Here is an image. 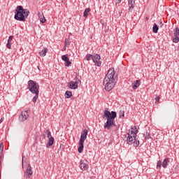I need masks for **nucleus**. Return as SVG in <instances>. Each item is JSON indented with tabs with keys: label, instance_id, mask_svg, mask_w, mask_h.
I'll return each instance as SVG.
<instances>
[{
	"label": "nucleus",
	"instance_id": "36",
	"mask_svg": "<svg viewBox=\"0 0 179 179\" xmlns=\"http://www.w3.org/2000/svg\"><path fill=\"white\" fill-rule=\"evenodd\" d=\"M121 1H122V0H118V1L116 2V6H117V4L121 3Z\"/></svg>",
	"mask_w": 179,
	"mask_h": 179
},
{
	"label": "nucleus",
	"instance_id": "13",
	"mask_svg": "<svg viewBox=\"0 0 179 179\" xmlns=\"http://www.w3.org/2000/svg\"><path fill=\"white\" fill-rule=\"evenodd\" d=\"M129 11L132 12L135 8V0H128Z\"/></svg>",
	"mask_w": 179,
	"mask_h": 179
},
{
	"label": "nucleus",
	"instance_id": "27",
	"mask_svg": "<svg viewBox=\"0 0 179 179\" xmlns=\"http://www.w3.org/2000/svg\"><path fill=\"white\" fill-rule=\"evenodd\" d=\"M45 134H47L48 139H50V138H52V136H51V131H50V130H45Z\"/></svg>",
	"mask_w": 179,
	"mask_h": 179
},
{
	"label": "nucleus",
	"instance_id": "15",
	"mask_svg": "<svg viewBox=\"0 0 179 179\" xmlns=\"http://www.w3.org/2000/svg\"><path fill=\"white\" fill-rule=\"evenodd\" d=\"M169 163H170V158L164 159L163 162H162L163 169H167V166H169Z\"/></svg>",
	"mask_w": 179,
	"mask_h": 179
},
{
	"label": "nucleus",
	"instance_id": "12",
	"mask_svg": "<svg viewBox=\"0 0 179 179\" xmlns=\"http://www.w3.org/2000/svg\"><path fill=\"white\" fill-rule=\"evenodd\" d=\"M174 38L173 39V43H178L179 41V28L177 27L173 33Z\"/></svg>",
	"mask_w": 179,
	"mask_h": 179
},
{
	"label": "nucleus",
	"instance_id": "14",
	"mask_svg": "<svg viewBox=\"0 0 179 179\" xmlns=\"http://www.w3.org/2000/svg\"><path fill=\"white\" fill-rule=\"evenodd\" d=\"M38 16L41 23H45L46 20L45 17H44V14L43 13V12H39L38 13Z\"/></svg>",
	"mask_w": 179,
	"mask_h": 179
},
{
	"label": "nucleus",
	"instance_id": "41",
	"mask_svg": "<svg viewBox=\"0 0 179 179\" xmlns=\"http://www.w3.org/2000/svg\"><path fill=\"white\" fill-rule=\"evenodd\" d=\"M0 179H1V174H0Z\"/></svg>",
	"mask_w": 179,
	"mask_h": 179
},
{
	"label": "nucleus",
	"instance_id": "20",
	"mask_svg": "<svg viewBox=\"0 0 179 179\" xmlns=\"http://www.w3.org/2000/svg\"><path fill=\"white\" fill-rule=\"evenodd\" d=\"M90 12V8H85L84 13H83V16L84 17H87L89 16V13Z\"/></svg>",
	"mask_w": 179,
	"mask_h": 179
},
{
	"label": "nucleus",
	"instance_id": "29",
	"mask_svg": "<svg viewBox=\"0 0 179 179\" xmlns=\"http://www.w3.org/2000/svg\"><path fill=\"white\" fill-rule=\"evenodd\" d=\"M145 139H150V138H152L150 136V134H149V132H148V131L145 132Z\"/></svg>",
	"mask_w": 179,
	"mask_h": 179
},
{
	"label": "nucleus",
	"instance_id": "17",
	"mask_svg": "<svg viewBox=\"0 0 179 179\" xmlns=\"http://www.w3.org/2000/svg\"><path fill=\"white\" fill-rule=\"evenodd\" d=\"M138 86H141V81L137 80L135 83L132 84L133 89H138Z\"/></svg>",
	"mask_w": 179,
	"mask_h": 179
},
{
	"label": "nucleus",
	"instance_id": "10",
	"mask_svg": "<svg viewBox=\"0 0 179 179\" xmlns=\"http://www.w3.org/2000/svg\"><path fill=\"white\" fill-rule=\"evenodd\" d=\"M32 175L33 171H31V166L29 164L27 168L26 173L24 175V177H25V178H30V177H31Z\"/></svg>",
	"mask_w": 179,
	"mask_h": 179
},
{
	"label": "nucleus",
	"instance_id": "22",
	"mask_svg": "<svg viewBox=\"0 0 179 179\" xmlns=\"http://www.w3.org/2000/svg\"><path fill=\"white\" fill-rule=\"evenodd\" d=\"M94 57V55H90V54H87L85 56V58L87 59V61H90V60H93V58Z\"/></svg>",
	"mask_w": 179,
	"mask_h": 179
},
{
	"label": "nucleus",
	"instance_id": "26",
	"mask_svg": "<svg viewBox=\"0 0 179 179\" xmlns=\"http://www.w3.org/2000/svg\"><path fill=\"white\" fill-rule=\"evenodd\" d=\"M162 166H163V162H162V161H158L157 163V169H162Z\"/></svg>",
	"mask_w": 179,
	"mask_h": 179
},
{
	"label": "nucleus",
	"instance_id": "4",
	"mask_svg": "<svg viewBox=\"0 0 179 179\" xmlns=\"http://www.w3.org/2000/svg\"><path fill=\"white\" fill-rule=\"evenodd\" d=\"M134 128L131 127V130L127 133V136L126 137V142L127 145H132L134 140L136 139V134H138V130L134 131Z\"/></svg>",
	"mask_w": 179,
	"mask_h": 179
},
{
	"label": "nucleus",
	"instance_id": "35",
	"mask_svg": "<svg viewBox=\"0 0 179 179\" xmlns=\"http://www.w3.org/2000/svg\"><path fill=\"white\" fill-rule=\"evenodd\" d=\"M159 100H160V97H159V96L155 97L156 102L159 101Z\"/></svg>",
	"mask_w": 179,
	"mask_h": 179
},
{
	"label": "nucleus",
	"instance_id": "21",
	"mask_svg": "<svg viewBox=\"0 0 179 179\" xmlns=\"http://www.w3.org/2000/svg\"><path fill=\"white\" fill-rule=\"evenodd\" d=\"M152 31L153 33L157 34V31H159V26H157V24H155L152 27Z\"/></svg>",
	"mask_w": 179,
	"mask_h": 179
},
{
	"label": "nucleus",
	"instance_id": "38",
	"mask_svg": "<svg viewBox=\"0 0 179 179\" xmlns=\"http://www.w3.org/2000/svg\"><path fill=\"white\" fill-rule=\"evenodd\" d=\"M2 166V164L0 162V167H1Z\"/></svg>",
	"mask_w": 179,
	"mask_h": 179
},
{
	"label": "nucleus",
	"instance_id": "33",
	"mask_svg": "<svg viewBox=\"0 0 179 179\" xmlns=\"http://www.w3.org/2000/svg\"><path fill=\"white\" fill-rule=\"evenodd\" d=\"M12 40H13V36H9L8 43H12Z\"/></svg>",
	"mask_w": 179,
	"mask_h": 179
},
{
	"label": "nucleus",
	"instance_id": "23",
	"mask_svg": "<svg viewBox=\"0 0 179 179\" xmlns=\"http://www.w3.org/2000/svg\"><path fill=\"white\" fill-rule=\"evenodd\" d=\"M64 96L66 99H69L72 96V92L66 91Z\"/></svg>",
	"mask_w": 179,
	"mask_h": 179
},
{
	"label": "nucleus",
	"instance_id": "1",
	"mask_svg": "<svg viewBox=\"0 0 179 179\" xmlns=\"http://www.w3.org/2000/svg\"><path fill=\"white\" fill-rule=\"evenodd\" d=\"M117 83V78H115V71L114 69H110L108 70L107 74L105 76L103 79V86H105V90L106 92H110L114 89Z\"/></svg>",
	"mask_w": 179,
	"mask_h": 179
},
{
	"label": "nucleus",
	"instance_id": "40",
	"mask_svg": "<svg viewBox=\"0 0 179 179\" xmlns=\"http://www.w3.org/2000/svg\"><path fill=\"white\" fill-rule=\"evenodd\" d=\"M134 128H135V129H136V127H134Z\"/></svg>",
	"mask_w": 179,
	"mask_h": 179
},
{
	"label": "nucleus",
	"instance_id": "16",
	"mask_svg": "<svg viewBox=\"0 0 179 179\" xmlns=\"http://www.w3.org/2000/svg\"><path fill=\"white\" fill-rule=\"evenodd\" d=\"M80 167L81 169V170H87L89 169V165H87V164H85V162H83V161L80 162Z\"/></svg>",
	"mask_w": 179,
	"mask_h": 179
},
{
	"label": "nucleus",
	"instance_id": "9",
	"mask_svg": "<svg viewBox=\"0 0 179 179\" xmlns=\"http://www.w3.org/2000/svg\"><path fill=\"white\" fill-rule=\"evenodd\" d=\"M27 118H29V113L27 110H23L19 116V120L23 122V121H26Z\"/></svg>",
	"mask_w": 179,
	"mask_h": 179
},
{
	"label": "nucleus",
	"instance_id": "11",
	"mask_svg": "<svg viewBox=\"0 0 179 179\" xmlns=\"http://www.w3.org/2000/svg\"><path fill=\"white\" fill-rule=\"evenodd\" d=\"M62 61H64L65 62V66H70L72 62L69 61V58L68 57V55H64L62 57Z\"/></svg>",
	"mask_w": 179,
	"mask_h": 179
},
{
	"label": "nucleus",
	"instance_id": "32",
	"mask_svg": "<svg viewBox=\"0 0 179 179\" xmlns=\"http://www.w3.org/2000/svg\"><path fill=\"white\" fill-rule=\"evenodd\" d=\"M69 44H71V43L69 42V39L66 38L65 39V45H69Z\"/></svg>",
	"mask_w": 179,
	"mask_h": 179
},
{
	"label": "nucleus",
	"instance_id": "31",
	"mask_svg": "<svg viewBox=\"0 0 179 179\" xmlns=\"http://www.w3.org/2000/svg\"><path fill=\"white\" fill-rule=\"evenodd\" d=\"M6 47H7V48H8L9 50H10V48H12V44H10V42H8V43H7Z\"/></svg>",
	"mask_w": 179,
	"mask_h": 179
},
{
	"label": "nucleus",
	"instance_id": "25",
	"mask_svg": "<svg viewBox=\"0 0 179 179\" xmlns=\"http://www.w3.org/2000/svg\"><path fill=\"white\" fill-rule=\"evenodd\" d=\"M38 94L39 93L35 94V96L33 97V99H32L33 103H36V101H37V99H38Z\"/></svg>",
	"mask_w": 179,
	"mask_h": 179
},
{
	"label": "nucleus",
	"instance_id": "30",
	"mask_svg": "<svg viewBox=\"0 0 179 179\" xmlns=\"http://www.w3.org/2000/svg\"><path fill=\"white\" fill-rule=\"evenodd\" d=\"M3 143H1L0 144V153H3Z\"/></svg>",
	"mask_w": 179,
	"mask_h": 179
},
{
	"label": "nucleus",
	"instance_id": "8",
	"mask_svg": "<svg viewBox=\"0 0 179 179\" xmlns=\"http://www.w3.org/2000/svg\"><path fill=\"white\" fill-rule=\"evenodd\" d=\"M101 59V57H100L99 55L96 54L94 55L92 61L96 66H101V61H100Z\"/></svg>",
	"mask_w": 179,
	"mask_h": 179
},
{
	"label": "nucleus",
	"instance_id": "2",
	"mask_svg": "<svg viewBox=\"0 0 179 179\" xmlns=\"http://www.w3.org/2000/svg\"><path fill=\"white\" fill-rule=\"evenodd\" d=\"M103 118H107V121L104 124L105 129H111L112 127H115V118H117V112H110L108 108H106L103 113Z\"/></svg>",
	"mask_w": 179,
	"mask_h": 179
},
{
	"label": "nucleus",
	"instance_id": "19",
	"mask_svg": "<svg viewBox=\"0 0 179 179\" xmlns=\"http://www.w3.org/2000/svg\"><path fill=\"white\" fill-rule=\"evenodd\" d=\"M48 51V50L47 48H44L43 50L39 52L40 56L41 57H45Z\"/></svg>",
	"mask_w": 179,
	"mask_h": 179
},
{
	"label": "nucleus",
	"instance_id": "6",
	"mask_svg": "<svg viewBox=\"0 0 179 179\" xmlns=\"http://www.w3.org/2000/svg\"><path fill=\"white\" fill-rule=\"evenodd\" d=\"M40 89V85L37 84V83L33 80H30L28 81V90L33 94L36 93H40L38 90Z\"/></svg>",
	"mask_w": 179,
	"mask_h": 179
},
{
	"label": "nucleus",
	"instance_id": "28",
	"mask_svg": "<svg viewBox=\"0 0 179 179\" xmlns=\"http://www.w3.org/2000/svg\"><path fill=\"white\" fill-rule=\"evenodd\" d=\"M124 113L125 112L124 110H120V113H119L120 118H122V117H124V115H125Z\"/></svg>",
	"mask_w": 179,
	"mask_h": 179
},
{
	"label": "nucleus",
	"instance_id": "39",
	"mask_svg": "<svg viewBox=\"0 0 179 179\" xmlns=\"http://www.w3.org/2000/svg\"><path fill=\"white\" fill-rule=\"evenodd\" d=\"M23 162H24V159H23V158H22V167H23Z\"/></svg>",
	"mask_w": 179,
	"mask_h": 179
},
{
	"label": "nucleus",
	"instance_id": "34",
	"mask_svg": "<svg viewBox=\"0 0 179 179\" xmlns=\"http://www.w3.org/2000/svg\"><path fill=\"white\" fill-rule=\"evenodd\" d=\"M2 157H3V152H0V163L2 160Z\"/></svg>",
	"mask_w": 179,
	"mask_h": 179
},
{
	"label": "nucleus",
	"instance_id": "18",
	"mask_svg": "<svg viewBox=\"0 0 179 179\" xmlns=\"http://www.w3.org/2000/svg\"><path fill=\"white\" fill-rule=\"evenodd\" d=\"M54 137H50L49 138V141H48V143L47 145V148H50V146H52V145H54Z\"/></svg>",
	"mask_w": 179,
	"mask_h": 179
},
{
	"label": "nucleus",
	"instance_id": "3",
	"mask_svg": "<svg viewBox=\"0 0 179 179\" xmlns=\"http://www.w3.org/2000/svg\"><path fill=\"white\" fill-rule=\"evenodd\" d=\"M30 15V11L27 9H24L23 6H17L15 10L14 19L19 22H24L27 17Z\"/></svg>",
	"mask_w": 179,
	"mask_h": 179
},
{
	"label": "nucleus",
	"instance_id": "37",
	"mask_svg": "<svg viewBox=\"0 0 179 179\" xmlns=\"http://www.w3.org/2000/svg\"><path fill=\"white\" fill-rule=\"evenodd\" d=\"M3 119L1 118V119L0 120V124H2V122H3Z\"/></svg>",
	"mask_w": 179,
	"mask_h": 179
},
{
	"label": "nucleus",
	"instance_id": "5",
	"mask_svg": "<svg viewBox=\"0 0 179 179\" xmlns=\"http://www.w3.org/2000/svg\"><path fill=\"white\" fill-rule=\"evenodd\" d=\"M87 129H85L81 132V136L79 141V147L78 150V153H82L83 152V148H85L83 144L85 143V141H86V138H87Z\"/></svg>",
	"mask_w": 179,
	"mask_h": 179
},
{
	"label": "nucleus",
	"instance_id": "24",
	"mask_svg": "<svg viewBox=\"0 0 179 179\" xmlns=\"http://www.w3.org/2000/svg\"><path fill=\"white\" fill-rule=\"evenodd\" d=\"M133 143L135 148H138L139 146V141H138L136 138L133 141Z\"/></svg>",
	"mask_w": 179,
	"mask_h": 179
},
{
	"label": "nucleus",
	"instance_id": "7",
	"mask_svg": "<svg viewBox=\"0 0 179 179\" xmlns=\"http://www.w3.org/2000/svg\"><path fill=\"white\" fill-rule=\"evenodd\" d=\"M78 85H80V80L79 78H76V81H70L68 84V87L70 89H78Z\"/></svg>",
	"mask_w": 179,
	"mask_h": 179
}]
</instances>
